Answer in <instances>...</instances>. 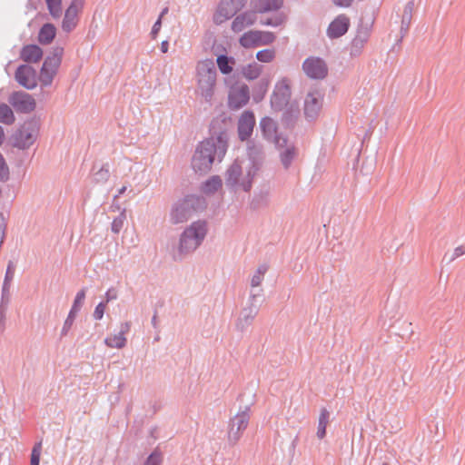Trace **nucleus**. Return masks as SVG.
<instances>
[{"label": "nucleus", "instance_id": "nucleus-1", "mask_svg": "<svg viewBox=\"0 0 465 465\" xmlns=\"http://www.w3.org/2000/svg\"><path fill=\"white\" fill-rule=\"evenodd\" d=\"M228 134L221 131L199 143L192 157L191 165L195 173L206 174L212 170L213 164L221 163L227 152Z\"/></svg>", "mask_w": 465, "mask_h": 465}, {"label": "nucleus", "instance_id": "nucleus-2", "mask_svg": "<svg viewBox=\"0 0 465 465\" xmlns=\"http://www.w3.org/2000/svg\"><path fill=\"white\" fill-rule=\"evenodd\" d=\"M209 232L206 220L193 222L180 235L178 252L181 254L193 252L204 242Z\"/></svg>", "mask_w": 465, "mask_h": 465}, {"label": "nucleus", "instance_id": "nucleus-3", "mask_svg": "<svg viewBox=\"0 0 465 465\" xmlns=\"http://www.w3.org/2000/svg\"><path fill=\"white\" fill-rule=\"evenodd\" d=\"M198 90L206 102H211L216 84L217 72L212 59L197 64Z\"/></svg>", "mask_w": 465, "mask_h": 465}, {"label": "nucleus", "instance_id": "nucleus-4", "mask_svg": "<svg viewBox=\"0 0 465 465\" xmlns=\"http://www.w3.org/2000/svg\"><path fill=\"white\" fill-rule=\"evenodd\" d=\"M262 296V290H259L257 292L253 291L250 292L248 304L241 311L236 322V329L239 331H245L252 324L256 315L259 312L260 304L258 302Z\"/></svg>", "mask_w": 465, "mask_h": 465}, {"label": "nucleus", "instance_id": "nucleus-5", "mask_svg": "<svg viewBox=\"0 0 465 465\" xmlns=\"http://www.w3.org/2000/svg\"><path fill=\"white\" fill-rule=\"evenodd\" d=\"M254 174V171L249 169L246 176L242 178V166L237 161H235L226 171L225 183L232 189L237 190L241 188L244 192H248L252 187V179Z\"/></svg>", "mask_w": 465, "mask_h": 465}, {"label": "nucleus", "instance_id": "nucleus-6", "mask_svg": "<svg viewBox=\"0 0 465 465\" xmlns=\"http://www.w3.org/2000/svg\"><path fill=\"white\" fill-rule=\"evenodd\" d=\"M249 411L250 408L246 406L244 410L239 411L230 420L228 430V442L230 445H235L246 430L250 420Z\"/></svg>", "mask_w": 465, "mask_h": 465}, {"label": "nucleus", "instance_id": "nucleus-7", "mask_svg": "<svg viewBox=\"0 0 465 465\" xmlns=\"http://www.w3.org/2000/svg\"><path fill=\"white\" fill-rule=\"evenodd\" d=\"M62 48L54 49V53L47 56L40 71L39 80L44 86L52 84L54 75L61 64Z\"/></svg>", "mask_w": 465, "mask_h": 465}, {"label": "nucleus", "instance_id": "nucleus-8", "mask_svg": "<svg viewBox=\"0 0 465 465\" xmlns=\"http://www.w3.org/2000/svg\"><path fill=\"white\" fill-rule=\"evenodd\" d=\"M246 2L247 0H221L214 15V22L219 25L232 18Z\"/></svg>", "mask_w": 465, "mask_h": 465}, {"label": "nucleus", "instance_id": "nucleus-9", "mask_svg": "<svg viewBox=\"0 0 465 465\" xmlns=\"http://www.w3.org/2000/svg\"><path fill=\"white\" fill-rule=\"evenodd\" d=\"M291 87L286 78L279 81L274 87L271 97V105L275 111H282L288 104L291 98Z\"/></svg>", "mask_w": 465, "mask_h": 465}, {"label": "nucleus", "instance_id": "nucleus-10", "mask_svg": "<svg viewBox=\"0 0 465 465\" xmlns=\"http://www.w3.org/2000/svg\"><path fill=\"white\" fill-rule=\"evenodd\" d=\"M302 71L309 78L321 80L326 77L328 66L323 59L310 56L303 61Z\"/></svg>", "mask_w": 465, "mask_h": 465}, {"label": "nucleus", "instance_id": "nucleus-11", "mask_svg": "<svg viewBox=\"0 0 465 465\" xmlns=\"http://www.w3.org/2000/svg\"><path fill=\"white\" fill-rule=\"evenodd\" d=\"M9 104L17 113L29 114L35 109V100L25 92L17 91L10 94L8 98Z\"/></svg>", "mask_w": 465, "mask_h": 465}, {"label": "nucleus", "instance_id": "nucleus-12", "mask_svg": "<svg viewBox=\"0 0 465 465\" xmlns=\"http://www.w3.org/2000/svg\"><path fill=\"white\" fill-rule=\"evenodd\" d=\"M323 94L313 90L307 94L304 99V114L309 121L315 120L322 108Z\"/></svg>", "mask_w": 465, "mask_h": 465}, {"label": "nucleus", "instance_id": "nucleus-13", "mask_svg": "<svg viewBox=\"0 0 465 465\" xmlns=\"http://www.w3.org/2000/svg\"><path fill=\"white\" fill-rule=\"evenodd\" d=\"M250 99V90L246 84H237L231 87L228 95V104L232 110L244 106Z\"/></svg>", "mask_w": 465, "mask_h": 465}, {"label": "nucleus", "instance_id": "nucleus-14", "mask_svg": "<svg viewBox=\"0 0 465 465\" xmlns=\"http://www.w3.org/2000/svg\"><path fill=\"white\" fill-rule=\"evenodd\" d=\"M84 5V0H72L65 10L62 23V28L64 32L70 33L75 28L78 23V14L82 11Z\"/></svg>", "mask_w": 465, "mask_h": 465}, {"label": "nucleus", "instance_id": "nucleus-15", "mask_svg": "<svg viewBox=\"0 0 465 465\" xmlns=\"http://www.w3.org/2000/svg\"><path fill=\"white\" fill-rule=\"evenodd\" d=\"M14 145L19 149L29 148L36 138V130L32 124H25L14 134Z\"/></svg>", "mask_w": 465, "mask_h": 465}, {"label": "nucleus", "instance_id": "nucleus-16", "mask_svg": "<svg viewBox=\"0 0 465 465\" xmlns=\"http://www.w3.org/2000/svg\"><path fill=\"white\" fill-rule=\"evenodd\" d=\"M15 78L17 83L27 90H32L37 85L36 72L28 64H21L17 67Z\"/></svg>", "mask_w": 465, "mask_h": 465}, {"label": "nucleus", "instance_id": "nucleus-17", "mask_svg": "<svg viewBox=\"0 0 465 465\" xmlns=\"http://www.w3.org/2000/svg\"><path fill=\"white\" fill-rule=\"evenodd\" d=\"M195 212V205H172L169 212V222L172 224L186 223L193 217Z\"/></svg>", "mask_w": 465, "mask_h": 465}, {"label": "nucleus", "instance_id": "nucleus-18", "mask_svg": "<svg viewBox=\"0 0 465 465\" xmlns=\"http://www.w3.org/2000/svg\"><path fill=\"white\" fill-rule=\"evenodd\" d=\"M260 128L263 137L267 141L273 143L276 146H282L286 143L284 138L278 135L276 123L272 118H262L260 122Z\"/></svg>", "mask_w": 465, "mask_h": 465}, {"label": "nucleus", "instance_id": "nucleus-19", "mask_svg": "<svg viewBox=\"0 0 465 465\" xmlns=\"http://www.w3.org/2000/svg\"><path fill=\"white\" fill-rule=\"evenodd\" d=\"M255 117L252 111H244L238 120V135L241 141H247L252 134Z\"/></svg>", "mask_w": 465, "mask_h": 465}, {"label": "nucleus", "instance_id": "nucleus-20", "mask_svg": "<svg viewBox=\"0 0 465 465\" xmlns=\"http://www.w3.org/2000/svg\"><path fill=\"white\" fill-rule=\"evenodd\" d=\"M350 26V20L345 15L337 16L329 25L327 35L331 39H335L345 35Z\"/></svg>", "mask_w": 465, "mask_h": 465}, {"label": "nucleus", "instance_id": "nucleus-21", "mask_svg": "<svg viewBox=\"0 0 465 465\" xmlns=\"http://www.w3.org/2000/svg\"><path fill=\"white\" fill-rule=\"evenodd\" d=\"M131 323L126 322L121 324L120 331L117 334L107 337L104 343L110 348L122 349L126 345L124 334L130 331Z\"/></svg>", "mask_w": 465, "mask_h": 465}, {"label": "nucleus", "instance_id": "nucleus-22", "mask_svg": "<svg viewBox=\"0 0 465 465\" xmlns=\"http://www.w3.org/2000/svg\"><path fill=\"white\" fill-rule=\"evenodd\" d=\"M256 21V11L244 12L237 15L232 23V30L242 32L247 26L252 25Z\"/></svg>", "mask_w": 465, "mask_h": 465}, {"label": "nucleus", "instance_id": "nucleus-23", "mask_svg": "<svg viewBox=\"0 0 465 465\" xmlns=\"http://www.w3.org/2000/svg\"><path fill=\"white\" fill-rule=\"evenodd\" d=\"M20 57L26 63H37L43 57V50L36 45H27L22 48Z\"/></svg>", "mask_w": 465, "mask_h": 465}, {"label": "nucleus", "instance_id": "nucleus-24", "mask_svg": "<svg viewBox=\"0 0 465 465\" xmlns=\"http://www.w3.org/2000/svg\"><path fill=\"white\" fill-rule=\"evenodd\" d=\"M247 153L249 156V159L252 161V165L250 167L254 173H256L258 169V164L262 159L263 155V149L262 146L260 143H256L253 141L248 142L247 144Z\"/></svg>", "mask_w": 465, "mask_h": 465}, {"label": "nucleus", "instance_id": "nucleus-25", "mask_svg": "<svg viewBox=\"0 0 465 465\" xmlns=\"http://www.w3.org/2000/svg\"><path fill=\"white\" fill-rule=\"evenodd\" d=\"M269 266L266 263H262L258 266V268L256 269V271L254 272L251 278V291H253L255 292H257L259 290L262 291V289L260 288V286L264 279V275L267 272Z\"/></svg>", "mask_w": 465, "mask_h": 465}, {"label": "nucleus", "instance_id": "nucleus-26", "mask_svg": "<svg viewBox=\"0 0 465 465\" xmlns=\"http://www.w3.org/2000/svg\"><path fill=\"white\" fill-rule=\"evenodd\" d=\"M368 39L369 33L367 31H359L351 42V54L353 56L359 55Z\"/></svg>", "mask_w": 465, "mask_h": 465}, {"label": "nucleus", "instance_id": "nucleus-27", "mask_svg": "<svg viewBox=\"0 0 465 465\" xmlns=\"http://www.w3.org/2000/svg\"><path fill=\"white\" fill-rule=\"evenodd\" d=\"M15 265L12 261H10L7 264L5 276V280H4V283H3V287H2V300L5 299L6 302H8L9 290H10V286H11V282L13 281L14 276H15Z\"/></svg>", "mask_w": 465, "mask_h": 465}, {"label": "nucleus", "instance_id": "nucleus-28", "mask_svg": "<svg viewBox=\"0 0 465 465\" xmlns=\"http://www.w3.org/2000/svg\"><path fill=\"white\" fill-rule=\"evenodd\" d=\"M108 212H120L119 215L114 217L112 223L111 230L114 233H119L126 221L125 209L121 210L119 205H111Z\"/></svg>", "mask_w": 465, "mask_h": 465}, {"label": "nucleus", "instance_id": "nucleus-29", "mask_svg": "<svg viewBox=\"0 0 465 465\" xmlns=\"http://www.w3.org/2000/svg\"><path fill=\"white\" fill-rule=\"evenodd\" d=\"M414 9V3L413 1H410L406 4L403 14L401 16V33L402 36H404L411 25V18H412V12Z\"/></svg>", "mask_w": 465, "mask_h": 465}, {"label": "nucleus", "instance_id": "nucleus-30", "mask_svg": "<svg viewBox=\"0 0 465 465\" xmlns=\"http://www.w3.org/2000/svg\"><path fill=\"white\" fill-rule=\"evenodd\" d=\"M223 181L220 176L213 175L201 185V191L205 194H213L222 188Z\"/></svg>", "mask_w": 465, "mask_h": 465}, {"label": "nucleus", "instance_id": "nucleus-31", "mask_svg": "<svg viewBox=\"0 0 465 465\" xmlns=\"http://www.w3.org/2000/svg\"><path fill=\"white\" fill-rule=\"evenodd\" d=\"M282 5L283 0H259L255 9L258 13H267L279 10Z\"/></svg>", "mask_w": 465, "mask_h": 465}, {"label": "nucleus", "instance_id": "nucleus-32", "mask_svg": "<svg viewBox=\"0 0 465 465\" xmlns=\"http://www.w3.org/2000/svg\"><path fill=\"white\" fill-rule=\"evenodd\" d=\"M56 34V29L52 24H45L38 34V41L43 45L50 44Z\"/></svg>", "mask_w": 465, "mask_h": 465}, {"label": "nucleus", "instance_id": "nucleus-33", "mask_svg": "<svg viewBox=\"0 0 465 465\" xmlns=\"http://www.w3.org/2000/svg\"><path fill=\"white\" fill-rule=\"evenodd\" d=\"M261 35L262 32L260 31H250L242 35V36L240 38V44L243 47H252V46H257L261 44Z\"/></svg>", "mask_w": 465, "mask_h": 465}, {"label": "nucleus", "instance_id": "nucleus-34", "mask_svg": "<svg viewBox=\"0 0 465 465\" xmlns=\"http://www.w3.org/2000/svg\"><path fill=\"white\" fill-rule=\"evenodd\" d=\"M217 66L223 74H229L232 72V66L235 64L233 57H229L225 54H221L216 60Z\"/></svg>", "mask_w": 465, "mask_h": 465}, {"label": "nucleus", "instance_id": "nucleus-35", "mask_svg": "<svg viewBox=\"0 0 465 465\" xmlns=\"http://www.w3.org/2000/svg\"><path fill=\"white\" fill-rule=\"evenodd\" d=\"M15 121V117L12 108L5 103H0V123L11 125Z\"/></svg>", "mask_w": 465, "mask_h": 465}, {"label": "nucleus", "instance_id": "nucleus-36", "mask_svg": "<svg viewBox=\"0 0 465 465\" xmlns=\"http://www.w3.org/2000/svg\"><path fill=\"white\" fill-rule=\"evenodd\" d=\"M262 66L253 62L242 69V75L248 80H254L259 77L262 73Z\"/></svg>", "mask_w": 465, "mask_h": 465}, {"label": "nucleus", "instance_id": "nucleus-37", "mask_svg": "<svg viewBox=\"0 0 465 465\" xmlns=\"http://www.w3.org/2000/svg\"><path fill=\"white\" fill-rule=\"evenodd\" d=\"M330 412L325 409H322L319 422H318V430H317V437L319 439H323L326 435V427L329 423Z\"/></svg>", "mask_w": 465, "mask_h": 465}, {"label": "nucleus", "instance_id": "nucleus-38", "mask_svg": "<svg viewBox=\"0 0 465 465\" xmlns=\"http://www.w3.org/2000/svg\"><path fill=\"white\" fill-rule=\"evenodd\" d=\"M296 155L295 148L293 146L286 147L280 153L281 163L285 169H288L292 164L294 157Z\"/></svg>", "mask_w": 465, "mask_h": 465}, {"label": "nucleus", "instance_id": "nucleus-39", "mask_svg": "<svg viewBox=\"0 0 465 465\" xmlns=\"http://www.w3.org/2000/svg\"><path fill=\"white\" fill-rule=\"evenodd\" d=\"M50 15L54 18H59L62 15V0H45Z\"/></svg>", "mask_w": 465, "mask_h": 465}, {"label": "nucleus", "instance_id": "nucleus-40", "mask_svg": "<svg viewBox=\"0 0 465 465\" xmlns=\"http://www.w3.org/2000/svg\"><path fill=\"white\" fill-rule=\"evenodd\" d=\"M110 177L109 166L108 164H104L101 166L96 172L93 173V180L96 183H104Z\"/></svg>", "mask_w": 465, "mask_h": 465}, {"label": "nucleus", "instance_id": "nucleus-41", "mask_svg": "<svg viewBox=\"0 0 465 465\" xmlns=\"http://www.w3.org/2000/svg\"><path fill=\"white\" fill-rule=\"evenodd\" d=\"M84 300H85V288H83L82 290H80L76 293L74 301V303H73V306H72L70 312H74V313L77 314L78 312L83 307Z\"/></svg>", "mask_w": 465, "mask_h": 465}, {"label": "nucleus", "instance_id": "nucleus-42", "mask_svg": "<svg viewBox=\"0 0 465 465\" xmlns=\"http://www.w3.org/2000/svg\"><path fill=\"white\" fill-rule=\"evenodd\" d=\"M275 56V53L273 50L271 49H264L262 51H259L256 54V58L258 61L262 63H270L273 60Z\"/></svg>", "mask_w": 465, "mask_h": 465}, {"label": "nucleus", "instance_id": "nucleus-43", "mask_svg": "<svg viewBox=\"0 0 465 465\" xmlns=\"http://www.w3.org/2000/svg\"><path fill=\"white\" fill-rule=\"evenodd\" d=\"M284 22V15L282 14H278L273 17L266 18L263 20H261V24L263 25H270V26H279Z\"/></svg>", "mask_w": 465, "mask_h": 465}, {"label": "nucleus", "instance_id": "nucleus-44", "mask_svg": "<svg viewBox=\"0 0 465 465\" xmlns=\"http://www.w3.org/2000/svg\"><path fill=\"white\" fill-rule=\"evenodd\" d=\"M76 313L74 312H69L68 315H67V318L65 319L64 322V325H63V328L61 330V336L64 337V336H66L68 331H70L75 318H76Z\"/></svg>", "mask_w": 465, "mask_h": 465}, {"label": "nucleus", "instance_id": "nucleus-45", "mask_svg": "<svg viewBox=\"0 0 465 465\" xmlns=\"http://www.w3.org/2000/svg\"><path fill=\"white\" fill-rule=\"evenodd\" d=\"M42 451V442L39 441L35 444L31 453V464L30 465H39L40 456Z\"/></svg>", "mask_w": 465, "mask_h": 465}, {"label": "nucleus", "instance_id": "nucleus-46", "mask_svg": "<svg viewBox=\"0 0 465 465\" xmlns=\"http://www.w3.org/2000/svg\"><path fill=\"white\" fill-rule=\"evenodd\" d=\"M9 179V168L5 160L0 153V182H5Z\"/></svg>", "mask_w": 465, "mask_h": 465}, {"label": "nucleus", "instance_id": "nucleus-47", "mask_svg": "<svg viewBox=\"0 0 465 465\" xmlns=\"http://www.w3.org/2000/svg\"><path fill=\"white\" fill-rule=\"evenodd\" d=\"M162 464V456L161 453L157 450H154L150 454L147 458L143 465H161Z\"/></svg>", "mask_w": 465, "mask_h": 465}, {"label": "nucleus", "instance_id": "nucleus-48", "mask_svg": "<svg viewBox=\"0 0 465 465\" xmlns=\"http://www.w3.org/2000/svg\"><path fill=\"white\" fill-rule=\"evenodd\" d=\"M105 306L106 303L104 302L97 304L93 314L95 320H101L104 317Z\"/></svg>", "mask_w": 465, "mask_h": 465}, {"label": "nucleus", "instance_id": "nucleus-49", "mask_svg": "<svg viewBox=\"0 0 465 465\" xmlns=\"http://www.w3.org/2000/svg\"><path fill=\"white\" fill-rule=\"evenodd\" d=\"M261 38V44L268 45L274 41L275 36L271 32H262Z\"/></svg>", "mask_w": 465, "mask_h": 465}, {"label": "nucleus", "instance_id": "nucleus-50", "mask_svg": "<svg viewBox=\"0 0 465 465\" xmlns=\"http://www.w3.org/2000/svg\"><path fill=\"white\" fill-rule=\"evenodd\" d=\"M465 254V246H459L455 248L453 252L449 258V262H453L455 259L459 258L460 256Z\"/></svg>", "mask_w": 465, "mask_h": 465}, {"label": "nucleus", "instance_id": "nucleus-51", "mask_svg": "<svg viewBox=\"0 0 465 465\" xmlns=\"http://www.w3.org/2000/svg\"><path fill=\"white\" fill-rule=\"evenodd\" d=\"M126 193H128V195L131 193L134 195L135 194L134 191L132 188H130L127 185H124L118 190V193L114 195V199L118 198L120 195L125 194Z\"/></svg>", "mask_w": 465, "mask_h": 465}, {"label": "nucleus", "instance_id": "nucleus-52", "mask_svg": "<svg viewBox=\"0 0 465 465\" xmlns=\"http://www.w3.org/2000/svg\"><path fill=\"white\" fill-rule=\"evenodd\" d=\"M105 298H106L105 303L109 302L110 301L116 300L117 299V292L114 288L109 289L105 293Z\"/></svg>", "mask_w": 465, "mask_h": 465}, {"label": "nucleus", "instance_id": "nucleus-53", "mask_svg": "<svg viewBox=\"0 0 465 465\" xmlns=\"http://www.w3.org/2000/svg\"><path fill=\"white\" fill-rule=\"evenodd\" d=\"M161 25H162V21H161V17H159L156 20V22L154 23V25H153V28L151 31V35L153 38L156 37V35L158 34L159 30L161 29Z\"/></svg>", "mask_w": 465, "mask_h": 465}, {"label": "nucleus", "instance_id": "nucleus-54", "mask_svg": "<svg viewBox=\"0 0 465 465\" xmlns=\"http://www.w3.org/2000/svg\"><path fill=\"white\" fill-rule=\"evenodd\" d=\"M4 300H2L1 305H0V326L3 328L5 327V308L3 305Z\"/></svg>", "mask_w": 465, "mask_h": 465}, {"label": "nucleus", "instance_id": "nucleus-55", "mask_svg": "<svg viewBox=\"0 0 465 465\" xmlns=\"http://www.w3.org/2000/svg\"><path fill=\"white\" fill-rule=\"evenodd\" d=\"M267 86H268V84L265 83V84H262L261 85V89H262V94L260 95L258 94H254L253 95V99L256 101V102H259L260 100H262L263 98V95L267 90Z\"/></svg>", "mask_w": 465, "mask_h": 465}, {"label": "nucleus", "instance_id": "nucleus-56", "mask_svg": "<svg viewBox=\"0 0 465 465\" xmlns=\"http://www.w3.org/2000/svg\"><path fill=\"white\" fill-rule=\"evenodd\" d=\"M333 2L336 5L348 7L351 5L352 0H333Z\"/></svg>", "mask_w": 465, "mask_h": 465}, {"label": "nucleus", "instance_id": "nucleus-57", "mask_svg": "<svg viewBox=\"0 0 465 465\" xmlns=\"http://www.w3.org/2000/svg\"><path fill=\"white\" fill-rule=\"evenodd\" d=\"M168 47H169V43H168V41H163V42L161 43V51H162L163 53H167V51H168Z\"/></svg>", "mask_w": 465, "mask_h": 465}, {"label": "nucleus", "instance_id": "nucleus-58", "mask_svg": "<svg viewBox=\"0 0 465 465\" xmlns=\"http://www.w3.org/2000/svg\"><path fill=\"white\" fill-rule=\"evenodd\" d=\"M4 141H5V132H4L3 127L0 125V145L4 143Z\"/></svg>", "mask_w": 465, "mask_h": 465}, {"label": "nucleus", "instance_id": "nucleus-59", "mask_svg": "<svg viewBox=\"0 0 465 465\" xmlns=\"http://www.w3.org/2000/svg\"><path fill=\"white\" fill-rule=\"evenodd\" d=\"M152 324L153 327H156L157 325V317L156 315H153V318H152Z\"/></svg>", "mask_w": 465, "mask_h": 465}, {"label": "nucleus", "instance_id": "nucleus-60", "mask_svg": "<svg viewBox=\"0 0 465 465\" xmlns=\"http://www.w3.org/2000/svg\"><path fill=\"white\" fill-rule=\"evenodd\" d=\"M167 12H168V8H164V9L162 11V13H161L160 17L162 18V16H163V15H164Z\"/></svg>", "mask_w": 465, "mask_h": 465}, {"label": "nucleus", "instance_id": "nucleus-61", "mask_svg": "<svg viewBox=\"0 0 465 465\" xmlns=\"http://www.w3.org/2000/svg\"><path fill=\"white\" fill-rule=\"evenodd\" d=\"M185 202H186L185 203H189L190 200L187 198V199L185 200Z\"/></svg>", "mask_w": 465, "mask_h": 465}]
</instances>
